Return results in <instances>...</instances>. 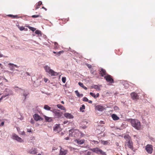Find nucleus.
Here are the masks:
<instances>
[{
  "label": "nucleus",
  "mask_w": 155,
  "mask_h": 155,
  "mask_svg": "<svg viewBox=\"0 0 155 155\" xmlns=\"http://www.w3.org/2000/svg\"><path fill=\"white\" fill-rule=\"evenodd\" d=\"M91 153L89 151H88L86 153H85V155H91Z\"/></svg>",
  "instance_id": "nucleus-51"
},
{
  "label": "nucleus",
  "mask_w": 155,
  "mask_h": 155,
  "mask_svg": "<svg viewBox=\"0 0 155 155\" xmlns=\"http://www.w3.org/2000/svg\"><path fill=\"white\" fill-rule=\"evenodd\" d=\"M110 141L108 140H101V143L104 145H110Z\"/></svg>",
  "instance_id": "nucleus-20"
},
{
  "label": "nucleus",
  "mask_w": 155,
  "mask_h": 155,
  "mask_svg": "<svg viewBox=\"0 0 155 155\" xmlns=\"http://www.w3.org/2000/svg\"><path fill=\"white\" fill-rule=\"evenodd\" d=\"M19 18V17H18V15H14L13 18Z\"/></svg>",
  "instance_id": "nucleus-53"
},
{
  "label": "nucleus",
  "mask_w": 155,
  "mask_h": 155,
  "mask_svg": "<svg viewBox=\"0 0 155 155\" xmlns=\"http://www.w3.org/2000/svg\"><path fill=\"white\" fill-rule=\"evenodd\" d=\"M57 149V148L55 147H53L52 148V150H56Z\"/></svg>",
  "instance_id": "nucleus-59"
},
{
  "label": "nucleus",
  "mask_w": 155,
  "mask_h": 155,
  "mask_svg": "<svg viewBox=\"0 0 155 155\" xmlns=\"http://www.w3.org/2000/svg\"><path fill=\"white\" fill-rule=\"evenodd\" d=\"M124 139L126 140V142L128 141V140H131V137L128 135H126L124 137Z\"/></svg>",
  "instance_id": "nucleus-28"
},
{
  "label": "nucleus",
  "mask_w": 155,
  "mask_h": 155,
  "mask_svg": "<svg viewBox=\"0 0 155 155\" xmlns=\"http://www.w3.org/2000/svg\"><path fill=\"white\" fill-rule=\"evenodd\" d=\"M69 148L70 149V150L71 151H74L75 150H77V149L75 148L72 147H69Z\"/></svg>",
  "instance_id": "nucleus-40"
},
{
  "label": "nucleus",
  "mask_w": 155,
  "mask_h": 155,
  "mask_svg": "<svg viewBox=\"0 0 155 155\" xmlns=\"http://www.w3.org/2000/svg\"><path fill=\"white\" fill-rule=\"evenodd\" d=\"M68 50L69 51L74 53V54L75 55L76 54H77V53L74 50L70 48H69Z\"/></svg>",
  "instance_id": "nucleus-35"
},
{
  "label": "nucleus",
  "mask_w": 155,
  "mask_h": 155,
  "mask_svg": "<svg viewBox=\"0 0 155 155\" xmlns=\"http://www.w3.org/2000/svg\"><path fill=\"white\" fill-rule=\"evenodd\" d=\"M112 117L114 120H117L119 119V117L116 114H113L112 116Z\"/></svg>",
  "instance_id": "nucleus-24"
},
{
  "label": "nucleus",
  "mask_w": 155,
  "mask_h": 155,
  "mask_svg": "<svg viewBox=\"0 0 155 155\" xmlns=\"http://www.w3.org/2000/svg\"><path fill=\"white\" fill-rule=\"evenodd\" d=\"M74 141L79 145H81L83 144L84 142V139L79 140L76 139Z\"/></svg>",
  "instance_id": "nucleus-19"
},
{
  "label": "nucleus",
  "mask_w": 155,
  "mask_h": 155,
  "mask_svg": "<svg viewBox=\"0 0 155 155\" xmlns=\"http://www.w3.org/2000/svg\"><path fill=\"white\" fill-rule=\"evenodd\" d=\"M95 109L96 110H97L98 111H102L104 110V108L102 106L97 105L95 106Z\"/></svg>",
  "instance_id": "nucleus-15"
},
{
  "label": "nucleus",
  "mask_w": 155,
  "mask_h": 155,
  "mask_svg": "<svg viewBox=\"0 0 155 155\" xmlns=\"http://www.w3.org/2000/svg\"><path fill=\"white\" fill-rule=\"evenodd\" d=\"M70 137H78L79 134V131L77 129H71L69 131Z\"/></svg>",
  "instance_id": "nucleus-5"
},
{
  "label": "nucleus",
  "mask_w": 155,
  "mask_h": 155,
  "mask_svg": "<svg viewBox=\"0 0 155 155\" xmlns=\"http://www.w3.org/2000/svg\"><path fill=\"white\" fill-rule=\"evenodd\" d=\"M130 95H131V98L134 100H136L138 98L139 96L137 95V93H136L135 92L132 93L130 94Z\"/></svg>",
  "instance_id": "nucleus-16"
},
{
  "label": "nucleus",
  "mask_w": 155,
  "mask_h": 155,
  "mask_svg": "<svg viewBox=\"0 0 155 155\" xmlns=\"http://www.w3.org/2000/svg\"><path fill=\"white\" fill-rule=\"evenodd\" d=\"M114 109L116 111H118L119 110V108L117 106H115L114 107Z\"/></svg>",
  "instance_id": "nucleus-44"
},
{
  "label": "nucleus",
  "mask_w": 155,
  "mask_h": 155,
  "mask_svg": "<svg viewBox=\"0 0 155 155\" xmlns=\"http://www.w3.org/2000/svg\"><path fill=\"white\" fill-rule=\"evenodd\" d=\"M29 28L30 30L32 31H34L36 30L35 28L32 27H29Z\"/></svg>",
  "instance_id": "nucleus-41"
},
{
  "label": "nucleus",
  "mask_w": 155,
  "mask_h": 155,
  "mask_svg": "<svg viewBox=\"0 0 155 155\" xmlns=\"http://www.w3.org/2000/svg\"><path fill=\"white\" fill-rule=\"evenodd\" d=\"M30 122L32 124H34L35 123L34 121L32 118H31L30 120Z\"/></svg>",
  "instance_id": "nucleus-48"
},
{
  "label": "nucleus",
  "mask_w": 155,
  "mask_h": 155,
  "mask_svg": "<svg viewBox=\"0 0 155 155\" xmlns=\"http://www.w3.org/2000/svg\"><path fill=\"white\" fill-rule=\"evenodd\" d=\"M62 21H63V24H65L66 23V21L65 19H64L62 20Z\"/></svg>",
  "instance_id": "nucleus-62"
},
{
  "label": "nucleus",
  "mask_w": 155,
  "mask_h": 155,
  "mask_svg": "<svg viewBox=\"0 0 155 155\" xmlns=\"http://www.w3.org/2000/svg\"><path fill=\"white\" fill-rule=\"evenodd\" d=\"M35 33L38 35V36H41L42 34L41 32L39 30H37L35 31Z\"/></svg>",
  "instance_id": "nucleus-31"
},
{
  "label": "nucleus",
  "mask_w": 155,
  "mask_h": 155,
  "mask_svg": "<svg viewBox=\"0 0 155 155\" xmlns=\"http://www.w3.org/2000/svg\"><path fill=\"white\" fill-rule=\"evenodd\" d=\"M90 104H92V101L91 100H88V101H87Z\"/></svg>",
  "instance_id": "nucleus-63"
},
{
  "label": "nucleus",
  "mask_w": 155,
  "mask_h": 155,
  "mask_svg": "<svg viewBox=\"0 0 155 155\" xmlns=\"http://www.w3.org/2000/svg\"><path fill=\"white\" fill-rule=\"evenodd\" d=\"M42 2L41 1H39L38 3L36 4V5L35 6V9L36 10L39 8V6L42 4Z\"/></svg>",
  "instance_id": "nucleus-29"
},
{
  "label": "nucleus",
  "mask_w": 155,
  "mask_h": 155,
  "mask_svg": "<svg viewBox=\"0 0 155 155\" xmlns=\"http://www.w3.org/2000/svg\"><path fill=\"white\" fill-rule=\"evenodd\" d=\"M54 48L55 49H58L59 48V46L58 45L57 43L55 42L54 43Z\"/></svg>",
  "instance_id": "nucleus-36"
},
{
  "label": "nucleus",
  "mask_w": 155,
  "mask_h": 155,
  "mask_svg": "<svg viewBox=\"0 0 155 155\" xmlns=\"http://www.w3.org/2000/svg\"><path fill=\"white\" fill-rule=\"evenodd\" d=\"M145 149L148 153L151 154L153 150V146L151 144H148L145 146Z\"/></svg>",
  "instance_id": "nucleus-9"
},
{
  "label": "nucleus",
  "mask_w": 155,
  "mask_h": 155,
  "mask_svg": "<svg viewBox=\"0 0 155 155\" xmlns=\"http://www.w3.org/2000/svg\"><path fill=\"white\" fill-rule=\"evenodd\" d=\"M68 122V120H64V121L63 122V123L64 124H65L67 123Z\"/></svg>",
  "instance_id": "nucleus-55"
},
{
  "label": "nucleus",
  "mask_w": 155,
  "mask_h": 155,
  "mask_svg": "<svg viewBox=\"0 0 155 155\" xmlns=\"http://www.w3.org/2000/svg\"><path fill=\"white\" fill-rule=\"evenodd\" d=\"M64 139H65V140H69V137H65V138H64Z\"/></svg>",
  "instance_id": "nucleus-61"
},
{
  "label": "nucleus",
  "mask_w": 155,
  "mask_h": 155,
  "mask_svg": "<svg viewBox=\"0 0 155 155\" xmlns=\"http://www.w3.org/2000/svg\"><path fill=\"white\" fill-rule=\"evenodd\" d=\"M102 155H107L106 152L103 151V153H102V154H101Z\"/></svg>",
  "instance_id": "nucleus-64"
},
{
  "label": "nucleus",
  "mask_w": 155,
  "mask_h": 155,
  "mask_svg": "<svg viewBox=\"0 0 155 155\" xmlns=\"http://www.w3.org/2000/svg\"><path fill=\"white\" fill-rule=\"evenodd\" d=\"M32 17L33 18H37L39 17V15H34L32 16Z\"/></svg>",
  "instance_id": "nucleus-47"
},
{
  "label": "nucleus",
  "mask_w": 155,
  "mask_h": 155,
  "mask_svg": "<svg viewBox=\"0 0 155 155\" xmlns=\"http://www.w3.org/2000/svg\"><path fill=\"white\" fill-rule=\"evenodd\" d=\"M2 78H3V80H4L6 82H8V81L7 79H6L5 77H2Z\"/></svg>",
  "instance_id": "nucleus-50"
},
{
  "label": "nucleus",
  "mask_w": 155,
  "mask_h": 155,
  "mask_svg": "<svg viewBox=\"0 0 155 155\" xmlns=\"http://www.w3.org/2000/svg\"><path fill=\"white\" fill-rule=\"evenodd\" d=\"M44 117L46 122H51L52 121V119L51 117H49L45 116Z\"/></svg>",
  "instance_id": "nucleus-22"
},
{
  "label": "nucleus",
  "mask_w": 155,
  "mask_h": 155,
  "mask_svg": "<svg viewBox=\"0 0 155 155\" xmlns=\"http://www.w3.org/2000/svg\"><path fill=\"white\" fill-rule=\"evenodd\" d=\"M81 127L83 129H85L87 127L86 126H81Z\"/></svg>",
  "instance_id": "nucleus-56"
},
{
  "label": "nucleus",
  "mask_w": 155,
  "mask_h": 155,
  "mask_svg": "<svg viewBox=\"0 0 155 155\" xmlns=\"http://www.w3.org/2000/svg\"><path fill=\"white\" fill-rule=\"evenodd\" d=\"M83 100L84 101L87 102L88 101V100L87 98L86 97H84L83 98Z\"/></svg>",
  "instance_id": "nucleus-43"
},
{
  "label": "nucleus",
  "mask_w": 155,
  "mask_h": 155,
  "mask_svg": "<svg viewBox=\"0 0 155 155\" xmlns=\"http://www.w3.org/2000/svg\"><path fill=\"white\" fill-rule=\"evenodd\" d=\"M64 116L68 119H71L74 118V116L70 113H65L64 114Z\"/></svg>",
  "instance_id": "nucleus-14"
},
{
  "label": "nucleus",
  "mask_w": 155,
  "mask_h": 155,
  "mask_svg": "<svg viewBox=\"0 0 155 155\" xmlns=\"http://www.w3.org/2000/svg\"><path fill=\"white\" fill-rule=\"evenodd\" d=\"M85 109V106L84 104H82L81 106L80 107V110L82 112H84V110H84Z\"/></svg>",
  "instance_id": "nucleus-34"
},
{
  "label": "nucleus",
  "mask_w": 155,
  "mask_h": 155,
  "mask_svg": "<svg viewBox=\"0 0 155 155\" xmlns=\"http://www.w3.org/2000/svg\"><path fill=\"white\" fill-rule=\"evenodd\" d=\"M18 28L20 31H23L24 30H25V31H26L27 30V28H25V27H24L23 26H18Z\"/></svg>",
  "instance_id": "nucleus-33"
},
{
  "label": "nucleus",
  "mask_w": 155,
  "mask_h": 155,
  "mask_svg": "<svg viewBox=\"0 0 155 155\" xmlns=\"http://www.w3.org/2000/svg\"><path fill=\"white\" fill-rule=\"evenodd\" d=\"M101 87V85H93L91 86L92 88H93L97 91H100L101 90L100 87Z\"/></svg>",
  "instance_id": "nucleus-18"
},
{
  "label": "nucleus",
  "mask_w": 155,
  "mask_h": 155,
  "mask_svg": "<svg viewBox=\"0 0 155 155\" xmlns=\"http://www.w3.org/2000/svg\"><path fill=\"white\" fill-rule=\"evenodd\" d=\"M120 84L123 86H124L125 89H127L129 87V84L126 81H122L120 82Z\"/></svg>",
  "instance_id": "nucleus-17"
},
{
  "label": "nucleus",
  "mask_w": 155,
  "mask_h": 155,
  "mask_svg": "<svg viewBox=\"0 0 155 155\" xmlns=\"http://www.w3.org/2000/svg\"><path fill=\"white\" fill-rule=\"evenodd\" d=\"M13 94V91L9 88H5L4 91V94L0 98V102L3 98L8 97L10 95Z\"/></svg>",
  "instance_id": "nucleus-3"
},
{
  "label": "nucleus",
  "mask_w": 155,
  "mask_h": 155,
  "mask_svg": "<svg viewBox=\"0 0 155 155\" xmlns=\"http://www.w3.org/2000/svg\"><path fill=\"white\" fill-rule=\"evenodd\" d=\"M33 118L36 121L38 120H42L43 118H41L38 114H35L33 115Z\"/></svg>",
  "instance_id": "nucleus-13"
},
{
  "label": "nucleus",
  "mask_w": 155,
  "mask_h": 155,
  "mask_svg": "<svg viewBox=\"0 0 155 155\" xmlns=\"http://www.w3.org/2000/svg\"><path fill=\"white\" fill-rule=\"evenodd\" d=\"M8 16L13 18L14 15H9Z\"/></svg>",
  "instance_id": "nucleus-60"
},
{
  "label": "nucleus",
  "mask_w": 155,
  "mask_h": 155,
  "mask_svg": "<svg viewBox=\"0 0 155 155\" xmlns=\"http://www.w3.org/2000/svg\"><path fill=\"white\" fill-rule=\"evenodd\" d=\"M8 66L10 68V70L12 71L15 70V68H18V67L14 64L9 63L8 64Z\"/></svg>",
  "instance_id": "nucleus-12"
},
{
  "label": "nucleus",
  "mask_w": 155,
  "mask_h": 155,
  "mask_svg": "<svg viewBox=\"0 0 155 155\" xmlns=\"http://www.w3.org/2000/svg\"><path fill=\"white\" fill-rule=\"evenodd\" d=\"M90 150L98 155H101L103 152L102 150L97 147L93 148H91L90 149Z\"/></svg>",
  "instance_id": "nucleus-6"
},
{
  "label": "nucleus",
  "mask_w": 155,
  "mask_h": 155,
  "mask_svg": "<svg viewBox=\"0 0 155 155\" xmlns=\"http://www.w3.org/2000/svg\"><path fill=\"white\" fill-rule=\"evenodd\" d=\"M75 92L78 97H82L83 96V94H80L78 90L75 91Z\"/></svg>",
  "instance_id": "nucleus-27"
},
{
  "label": "nucleus",
  "mask_w": 155,
  "mask_h": 155,
  "mask_svg": "<svg viewBox=\"0 0 155 155\" xmlns=\"http://www.w3.org/2000/svg\"><path fill=\"white\" fill-rule=\"evenodd\" d=\"M61 148L60 151L59 155H66L67 154L68 150H61Z\"/></svg>",
  "instance_id": "nucleus-21"
},
{
  "label": "nucleus",
  "mask_w": 155,
  "mask_h": 155,
  "mask_svg": "<svg viewBox=\"0 0 155 155\" xmlns=\"http://www.w3.org/2000/svg\"><path fill=\"white\" fill-rule=\"evenodd\" d=\"M27 132H31V129H28L27 130Z\"/></svg>",
  "instance_id": "nucleus-57"
},
{
  "label": "nucleus",
  "mask_w": 155,
  "mask_h": 155,
  "mask_svg": "<svg viewBox=\"0 0 155 155\" xmlns=\"http://www.w3.org/2000/svg\"><path fill=\"white\" fill-rule=\"evenodd\" d=\"M58 108L63 110H65V108L62 105L60 104H58L57 105Z\"/></svg>",
  "instance_id": "nucleus-26"
},
{
  "label": "nucleus",
  "mask_w": 155,
  "mask_h": 155,
  "mask_svg": "<svg viewBox=\"0 0 155 155\" xmlns=\"http://www.w3.org/2000/svg\"><path fill=\"white\" fill-rule=\"evenodd\" d=\"M92 142L94 144H97L99 143V142L97 141L94 140H92Z\"/></svg>",
  "instance_id": "nucleus-45"
},
{
  "label": "nucleus",
  "mask_w": 155,
  "mask_h": 155,
  "mask_svg": "<svg viewBox=\"0 0 155 155\" xmlns=\"http://www.w3.org/2000/svg\"><path fill=\"white\" fill-rule=\"evenodd\" d=\"M1 57H5V56H4L3 55L1 54V52L0 51V58Z\"/></svg>",
  "instance_id": "nucleus-52"
},
{
  "label": "nucleus",
  "mask_w": 155,
  "mask_h": 155,
  "mask_svg": "<svg viewBox=\"0 0 155 155\" xmlns=\"http://www.w3.org/2000/svg\"><path fill=\"white\" fill-rule=\"evenodd\" d=\"M100 74L102 77H104V75H106V71L102 68L101 69V71H100Z\"/></svg>",
  "instance_id": "nucleus-25"
},
{
  "label": "nucleus",
  "mask_w": 155,
  "mask_h": 155,
  "mask_svg": "<svg viewBox=\"0 0 155 155\" xmlns=\"http://www.w3.org/2000/svg\"><path fill=\"white\" fill-rule=\"evenodd\" d=\"M125 143L129 148L132 150L133 149V143L131 140H128V141L125 142Z\"/></svg>",
  "instance_id": "nucleus-10"
},
{
  "label": "nucleus",
  "mask_w": 155,
  "mask_h": 155,
  "mask_svg": "<svg viewBox=\"0 0 155 155\" xmlns=\"http://www.w3.org/2000/svg\"><path fill=\"white\" fill-rule=\"evenodd\" d=\"M130 122L132 126L135 129L140 130L141 128L140 121L136 119H130Z\"/></svg>",
  "instance_id": "nucleus-1"
},
{
  "label": "nucleus",
  "mask_w": 155,
  "mask_h": 155,
  "mask_svg": "<svg viewBox=\"0 0 155 155\" xmlns=\"http://www.w3.org/2000/svg\"><path fill=\"white\" fill-rule=\"evenodd\" d=\"M44 108L47 110H51V108L49 106L47 105H45L44 106Z\"/></svg>",
  "instance_id": "nucleus-32"
},
{
  "label": "nucleus",
  "mask_w": 155,
  "mask_h": 155,
  "mask_svg": "<svg viewBox=\"0 0 155 155\" xmlns=\"http://www.w3.org/2000/svg\"><path fill=\"white\" fill-rule=\"evenodd\" d=\"M66 78L65 77H63L62 78V81L63 83H65L66 81Z\"/></svg>",
  "instance_id": "nucleus-39"
},
{
  "label": "nucleus",
  "mask_w": 155,
  "mask_h": 155,
  "mask_svg": "<svg viewBox=\"0 0 155 155\" xmlns=\"http://www.w3.org/2000/svg\"><path fill=\"white\" fill-rule=\"evenodd\" d=\"M64 52L63 51H61L57 53V55L58 56H59L61 54H62Z\"/></svg>",
  "instance_id": "nucleus-37"
},
{
  "label": "nucleus",
  "mask_w": 155,
  "mask_h": 155,
  "mask_svg": "<svg viewBox=\"0 0 155 155\" xmlns=\"http://www.w3.org/2000/svg\"><path fill=\"white\" fill-rule=\"evenodd\" d=\"M100 124H104V121H102V120H101L100 121Z\"/></svg>",
  "instance_id": "nucleus-58"
},
{
  "label": "nucleus",
  "mask_w": 155,
  "mask_h": 155,
  "mask_svg": "<svg viewBox=\"0 0 155 155\" xmlns=\"http://www.w3.org/2000/svg\"><path fill=\"white\" fill-rule=\"evenodd\" d=\"M78 84L81 87H82L83 88H84L85 90H87V88L81 82H79L78 83Z\"/></svg>",
  "instance_id": "nucleus-30"
},
{
  "label": "nucleus",
  "mask_w": 155,
  "mask_h": 155,
  "mask_svg": "<svg viewBox=\"0 0 155 155\" xmlns=\"http://www.w3.org/2000/svg\"><path fill=\"white\" fill-rule=\"evenodd\" d=\"M59 127V126L57 124H56V125H55L53 127L54 130H56Z\"/></svg>",
  "instance_id": "nucleus-38"
},
{
  "label": "nucleus",
  "mask_w": 155,
  "mask_h": 155,
  "mask_svg": "<svg viewBox=\"0 0 155 155\" xmlns=\"http://www.w3.org/2000/svg\"><path fill=\"white\" fill-rule=\"evenodd\" d=\"M53 114V116L54 118L60 119L62 118V115L63 113L59 110L52 109L50 110Z\"/></svg>",
  "instance_id": "nucleus-2"
},
{
  "label": "nucleus",
  "mask_w": 155,
  "mask_h": 155,
  "mask_svg": "<svg viewBox=\"0 0 155 155\" xmlns=\"http://www.w3.org/2000/svg\"><path fill=\"white\" fill-rule=\"evenodd\" d=\"M44 68L46 72L48 74L51 76H56L58 75V73L54 71L53 70L51 69L50 68L48 65H46L44 67Z\"/></svg>",
  "instance_id": "nucleus-4"
},
{
  "label": "nucleus",
  "mask_w": 155,
  "mask_h": 155,
  "mask_svg": "<svg viewBox=\"0 0 155 155\" xmlns=\"http://www.w3.org/2000/svg\"><path fill=\"white\" fill-rule=\"evenodd\" d=\"M12 138L20 143H22L24 142L23 140L21 137H18L15 134H12Z\"/></svg>",
  "instance_id": "nucleus-7"
},
{
  "label": "nucleus",
  "mask_w": 155,
  "mask_h": 155,
  "mask_svg": "<svg viewBox=\"0 0 155 155\" xmlns=\"http://www.w3.org/2000/svg\"><path fill=\"white\" fill-rule=\"evenodd\" d=\"M37 148L32 147L28 151V153L32 154H35L37 153Z\"/></svg>",
  "instance_id": "nucleus-11"
},
{
  "label": "nucleus",
  "mask_w": 155,
  "mask_h": 155,
  "mask_svg": "<svg viewBox=\"0 0 155 155\" xmlns=\"http://www.w3.org/2000/svg\"><path fill=\"white\" fill-rule=\"evenodd\" d=\"M99 96V94L98 93L96 95L95 99L98 97Z\"/></svg>",
  "instance_id": "nucleus-54"
},
{
  "label": "nucleus",
  "mask_w": 155,
  "mask_h": 155,
  "mask_svg": "<svg viewBox=\"0 0 155 155\" xmlns=\"http://www.w3.org/2000/svg\"><path fill=\"white\" fill-rule=\"evenodd\" d=\"M25 75V76H31V74L28 72H26Z\"/></svg>",
  "instance_id": "nucleus-46"
},
{
  "label": "nucleus",
  "mask_w": 155,
  "mask_h": 155,
  "mask_svg": "<svg viewBox=\"0 0 155 155\" xmlns=\"http://www.w3.org/2000/svg\"><path fill=\"white\" fill-rule=\"evenodd\" d=\"M90 94L93 97H94V98L95 99L96 95L94 93L92 92H90Z\"/></svg>",
  "instance_id": "nucleus-42"
},
{
  "label": "nucleus",
  "mask_w": 155,
  "mask_h": 155,
  "mask_svg": "<svg viewBox=\"0 0 155 155\" xmlns=\"http://www.w3.org/2000/svg\"><path fill=\"white\" fill-rule=\"evenodd\" d=\"M4 124V121L2 122L1 123H0V127H1L3 126Z\"/></svg>",
  "instance_id": "nucleus-49"
},
{
  "label": "nucleus",
  "mask_w": 155,
  "mask_h": 155,
  "mask_svg": "<svg viewBox=\"0 0 155 155\" xmlns=\"http://www.w3.org/2000/svg\"><path fill=\"white\" fill-rule=\"evenodd\" d=\"M29 94V92L28 91H24L23 92V96L24 97V100H25L26 98L28 97V95Z\"/></svg>",
  "instance_id": "nucleus-23"
},
{
  "label": "nucleus",
  "mask_w": 155,
  "mask_h": 155,
  "mask_svg": "<svg viewBox=\"0 0 155 155\" xmlns=\"http://www.w3.org/2000/svg\"><path fill=\"white\" fill-rule=\"evenodd\" d=\"M104 78L107 82L110 84H113L114 82V79L112 78L111 76L110 75L107 74L106 76H104Z\"/></svg>",
  "instance_id": "nucleus-8"
}]
</instances>
